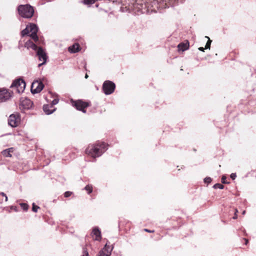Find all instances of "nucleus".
I'll return each mask as SVG.
<instances>
[{"mask_svg":"<svg viewBox=\"0 0 256 256\" xmlns=\"http://www.w3.org/2000/svg\"><path fill=\"white\" fill-rule=\"evenodd\" d=\"M21 208L24 211H26L28 208V205L26 203H20V204Z\"/></svg>","mask_w":256,"mask_h":256,"instance_id":"5701e85b","label":"nucleus"},{"mask_svg":"<svg viewBox=\"0 0 256 256\" xmlns=\"http://www.w3.org/2000/svg\"><path fill=\"white\" fill-rule=\"evenodd\" d=\"M144 232H150V233H154V230H148V229H147V228H144Z\"/></svg>","mask_w":256,"mask_h":256,"instance_id":"2f4dec72","label":"nucleus"},{"mask_svg":"<svg viewBox=\"0 0 256 256\" xmlns=\"http://www.w3.org/2000/svg\"><path fill=\"white\" fill-rule=\"evenodd\" d=\"M236 174H230V178L232 179V180H234L236 178Z\"/></svg>","mask_w":256,"mask_h":256,"instance_id":"f704fd0d","label":"nucleus"},{"mask_svg":"<svg viewBox=\"0 0 256 256\" xmlns=\"http://www.w3.org/2000/svg\"><path fill=\"white\" fill-rule=\"evenodd\" d=\"M72 194V192H70V191H67L64 193V196L65 198H68V197H70V196H71Z\"/></svg>","mask_w":256,"mask_h":256,"instance_id":"cd10ccee","label":"nucleus"},{"mask_svg":"<svg viewBox=\"0 0 256 256\" xmlns=\"http://www.w3.org/2000/svg\"><path fill=\"white\" fill-rule=\"evenodd\" d=\"M80 46L78 43H75L68 48V51L72 53H76L80 50Z\"/></svg>","mask_w":256,"mask_h":256,"instance_id":"a211bd4d","label":"nucleus"},{"mask_svg":"<svg viewBox=\"0 0 256 256\" xmlns=\"http://www.w3.org/2000/svg\"><path fill=\"white\" fill-rule=\"evenodd\" d=\"M12 92L6 88H0V103L6 102L12 97Z\"/></svg>","mask_w":256,"mask_h":256,"instance_id":"1a4fd4ad","label":"nucleus"},{"mask_svg":"<svg viewBox=\"0 0 256 256\" xmlns=\"http://www.w3.org/2000/svg\"><path fill=\"white\" fill-rule=\"evenodd\" d=\"M116 88V85L114 82L110 80H106L102 85V90L106 94H110L113 93Z\"/></svg>","mask_w":256,"mask_h":256,"instance_id":"20e7f679","label":"nucleus"},{"mask_svg":"<svg viewBox=\"0 0 256 256\" xmlns=\"http://www.w3.org/2000/svg\"><path fill=\"white\" fill-rule=\"evenodd\" d=\"M245 212H246V211H245V210L243 211V212H242V214H244Z\"/></svg>","mask_w":256,"mask_h":256,"instance_id":"a19ab883","label":"nucleus"},{"mask_svg":"<svg viewBox=\"0 0 256 256\" xmlns=\"http://www.w3.org/2000/svg\"><path fill=\"white\" fill-rule=\"evenodd\" d=\"M43 110L44 112L46 114H50L52 113L55 110V108H51L50 106V105H44L43 106Z\"/></svg>","mask_w":256,"mask_h":256,"instance_id":"aec40b11","label":"nucleus"},{"mask_svg":"<svg viewBox=\"0 0 256 256\" xmlns=\"http://www.w3.org/2000/svg\"><path fill=\"white\" fill-rule=\"evenodd\" d=\"M84 190L87 191L88 194H90L93 190V188L92 185L88 184L85 186Z\"/></svg>","mask_w":256,"mask_h":256,"instance_id":"4be33fe9","label":"nucleus"},{"mask_svg":"<svg viewBox=\"0 0 256 256\" xmlns=\"http://www.w3.org/2000/svg\"><path fill=\"white\" fill-rule=\"evenodd\" d=\"M88 77V74H86V75H85V78H87Z\"/></svg>","mask_w":256,"mask_h":256,"instance_id":"58836bf2","label":"nucleus"},{"mask_svg":"<svg viewBox=\"0 0 256 256\" xmlns=\"http://www.w3.org/2000/svg\"><path fill=\"white\" fill-rule=\"evenodd\" d=\"M21 46H22V45L20 44H19L18 48H20Z\"/></svg>","mask_w":256,"mask_h":256,"instance_id":"ea45409f","label":"nucleus"},{"mask_svg":"<svg viewBox=\"0 0 256 256\" xmlns=\"http://www.w3.org/2000/svg\"><path fill=\"white\" fill-rule=\"evenodd\" d=\"M82 256H89L88 252L86 248H83L82 255Z\"/></svg>","mask_w":256,"mask_h":256,"instance_id":"c756f323","label":"nucleus"},{"mask_svg":"<svg viewBox=\"0 0 256 256\" xmlns=\"http://www.w3.org/2000/svg\"><path fill=\"white\" fill-rule=\"evenodd\" d=\"M44 87V85L42 82L36 80L32 83L31 86V92L33 94H36L40 92Z\"/></svg>","mask_w":256,"mask_h":256,"instance_id":"9d476101","label":"nucleus"},{"mask_svg":"<svg viewBox=\"0 0 256 256\" xmlns=\"http://www.w3.org/2000/svg\"><path fill=\"white\" fill-rule=\"evenodd\" d=\"M206 38H208V40L205 46V49H210V44L212 42V40H210L208 37L206 36Z\"/></svg>","mask_w":256,"mask_h":256,"instance_id":"b1692460","label":"nucleus"},{"mask_svg":"<svg viewBox=\"0 0 256 256\" xmlns=\"http://www.w3.org/2000/svg\"><path fill=\"white\" fill-rule=\"evenodd\" d=\"M214 188H220V189H223L224 188V185L220 184H216L214 186Z\"/></svg>","mask_w":256,"mask_h":256,"instance_id":"a878e982","label":"nucleus"},{"mask_svg":"<svg viewBox=\"0 0 256 256\" xmlns=\"http://www.w3.org/2000/svg\"><path fill=\"white\" fill-rule=\"evenodd\" d=\"M91 236L95 240H100L102 238L101 232L98 228H94L91 233Z\"/></svg>","mask_w":256,"mask_h":256,"instance_id":"ddd939ff","label":"nucleus"},{"mask_svg":"<svg viewBox=\"0 0 256 256\" xmlns=\"http://www.w3.org/2000/svg\"><path fill=\"white\" fill-rule=\"evenodd\" d=\"M111 254V250L106 244L104 247L100 251L98 256H110Z\"/></svg>","mask_w":256,"mask_h":256,"instance_id":"2eb2a0df","label":"nucleus"},{"mask_svg":"<svg viewBox=\"0 0 256 256\" xmlns=\"http://www.w3.org/2000/svg\"><path fill=\"white\" fill-rule=\"evenodd\" d=\"M226 176H223L222 178V182L223 184H228V182L226 181Z\"/></svg>","mask_w":256,"mask_h":256,"instance_id":"7c9ffc66","label":"nucleus"},{"mask_svg":"<svg viewBox=\"0 0 256 256\" xmlns=\"http://www.w3.org/2000/svg\"><path fill=\"white\" fill-rule=\"evenodd\" d=\"M18 14L22 18H31L34 14V8L30 4L20 5L18 8Z\"/></svg>","mask_w":256,"mask_h":256,"instance_id":"f03ea898","label":"nucleus"},{"mask_svg":"<svg viewBox=\"0 0 256 256\" xmlns=\"http://www.w3.org/2000/svg\"><path fill=\"white\" fill-rule=\"evenodd\" d=\"M108 145L104 142H96L90 144L85 150L87 155L96 158L100 156L108 148Z\"/></svg>","mask_w":256,"mask_h":256,"instance_id":"f257e3e1","label":"nucleus"},{"mask_svg":"<svg viewBox=\"0 0 256 256\" xmlns=\"http://www.w3.org/2000/svg\"><path fill=\"white\" fill-rule=\"evenodd\" d=\"M35 51L36 52V55L38 57V60L42 62V63L39 64L38 65V66L40 67L46 63L48 56L44 50L40 46H39Z\"/></svg>","mask_w":256,"mask_h":256,"instance_id":"39448f33","label":"nucleus"},{"mask_svg":"<svg viewBox=\"0 0 256 256\" xmlns=\"http://www.w3.org/2000/svg\"><path fill=\"white\" fill-rule=\"evenodd\" d=\"M28 27H29V36L31 38L32 40H34L35 42L38 43L40 39L37 35L38 32V26L34 24H30L28 26Z\"/></svg>","mask_w":256,"mask_h":256,"instance_id":"6e6552de","label":"nucleus"},{"mask_svg":"<svg viewBox=\"0 0 256 256\" xmlns=\"http://www.w3.org/2000/svg\"><path fill=\"white\" fill-rule=\"evenodd\" d=\"M28 28H29V27H28V26H27L26 28L21 32V35L22 37H24V36H26V35H28V34H30Z\"/></svg>","mask_w":256,"mask_h":256,"instance_id":"412c9836","label":"nucleus"},{"mask_svg":"<svg viewBox=\"0 0 256 256\" xmlns=\"http://www.w3.org/2000/svg\"><path fill=\"white\" fill-rule=\"evenodd\" d=\"M32 105V102L28 98H24L20 101V106L24 109H29Z\"/></svg>","mask_w":256,"mask_h":256,"instance_id":"4468645a","label":"nucleus"},{"mask_svg":"<svg viewBox=\"0 0 256 256\" xmlns=\"http://www.w3.org/2000/svg\"><path fill=\"white\" fill-rule=\"evenodd\" d=\"M26 85V82L22 78H18L12 82L10 88H16V92L20 94L24 92Z\"/></svg>","mask_w":256,"mask_h":256,"instance_id":"7ed1b4c3","label":"nucleus"},{"mask_svg":"<svg viewBox=\"0 0 256 256\" xmlns=\"http://www.w3.org/2000/svg\"><path fill=\"white\" fill-rule=\"evenodd\" d=\"M131 223L124 219H122L119 222V227L121 229L127 232L130 229Z\"/></svg>","mask_w":256,"mask_h":256,"instance_id":"f8f14e48","label":"nucleus"},{"mask_svg":"<svg viewBox=\"0 0 256 256\" xmlns=\"http://www.w3.org/2000/svg\"><path fill=\"white\" fill-rule=\"evenodd\" d=\"M244 240L245 242V244H247L248 243V239H246V238H244Z\"/></svg>","mask_w":256,"mask_h":256,"instance_id":"4c0bfd02","label":"nucleus"},{"mask_svg":"<svg viewBox=\"0 0 256 256\" xmlns=\"http://www.w3.org/2000/svg\"><path fill=\"white\" fill-rule=\"evenodd\" d=\"M20 122V116L18 112L10 115L8 120V123L12 127L14 128L18 126Z\"/></svg>","mask_w":256,"mask_h":256,"instance_id":"0eeeda50","label":"nucleus"},{"mask_svg":"<svg viewBox=\"0 0 256 256\" xmlns=\"http://www.w3.org/2000/svg\"><path fill=\"white\" fill-rule=\"evenodd\" d=\"M238 212V210L237 209H235V213L234 216L233 217L234 219H236L237 218V213Z\"/></svg>","mask_w":256,"mask_h":256,"instance_id":"72a5a7b5","label":"nucleus"},{"mask_svg":"<svg viewBox=\"0 0 256 256\" xmlns=\"http://www.w3.org/2000/svg\"><path fill=\"white\" fill-rule=\"evenodd\" d=\"M14 151V148H10L2 151V154L5 157H12V153Z\"/></svg>","mask_w":256,"mask_h":256,"instance_id":"6ab92c4d","label":"nucleus"},{"mask_svg":"<svg viewBox=\"0 0 256 256\" xmlns=\"http://www.w3.org/2000/svg\"><path fill=\"white\" fill-rule=\"evenodd\" d=\"M40 208V207L36 206L34 204H32V210L34 212H37L38 209Z\"/></svg>","mask_w":256,"mask_h":256,"instance_id":"bb28decb","label":"nucleus"},{"mask_svg":"<svg viewBox=\"0 0 256 256\" xmlns=\"http://www.w3.org/2000/svg\"><path fill=\"white\" fill-rule=\"evenodd\" d=\"M212 180L210 177H206L204 179V182L206 184H210Z\"/></svg>","mask_w":256,"mask_h":256,"instance_id":"c85d7f7f","label":"nucleus"},{"mask_svg":"<svg viewBox=\"0 0 256 256\" xmlns=\"http://www.w3.org/2000/svg\"><path fill=\"white\" fill-rule=\"evenodd\" d=\"M189 42L188 40H186L184 42H180L178 46V48L179 50L182 52L188 49L189 48Z\"/></svg>","mask_w":256,"mask_h":256,"instance_id":"f3484780","label":"nucleus"},{"mask_svg":"<svg viewBox=\"0 0 256 256\" xmlns=\"http://www.w3.org/2000/svg\"><path fill=\"white\" fill-rule=\"evenodd\" d=\"M198 50H200V51H202V52H204V50L205 49V48H204L203 47H200L198 48Z\"/></svg>","mask_w":256,"mask_h":256,"instance_id":"e433bc0d","label":"nucleus"},{"mask_svg":"<svg viewBox=\"0 0 256 256\" xmlns=\"http://www.w3.org/2000/svg\"><path fill=\"white\" fill-rule=\"evenodd\" d=\"M42 43H43L42 39H39L38 43L35 42L34 40L32 41L30 40H28L25 42L24 46L28 50L32 48L34 50H36Z\"/></svg>","mask_w":256,"mask_h":256,"instance_id":"9b49d317","label":"nucleus"},{"mask_svg":"<svg viewBox=\"0 0 256 256\" xmlns=\"http://www.w3.org/2000/svg\"><path fill=\"white\" fill-rule=\"evenodd\" d=\"M72 104L73 106L78 110H80L84 113L86 112V109L90 105V102H84L82 100L72 101Z\"/></svg>","mask_w":256,"mask_h":256,"instance_id":"423d86ee","label":"nucleus"},{"mask_svg":"<svg viewBox=\"0 0 256 256\" xmlns=\"http://www.w3.org/2000/svg\"><path fill=\"white\" fill-rule=\"evenodd\" d=\"M59 101V100L57 98H54L51 104L50 105V106L51 108H54V106L57 104Z\"/></svg>","mask_w":256,"mask_h":256,"instance_id":"393cba45","label":"nucleus"},{"mask_svg":"<svg viewBox=\"0 0 256 256\" xmlns=\"http://www.w3.org/2000/svg\"><path fill=\"white\" fill-rule=\"evenodd\" d=\"M0 195H2V196H4L5 197V201L6 202L8 200V197L7 196H6V194L4 193V192H1L0 194Z\"/></svg>","mask_w":256,"mask_h":256,"instance_id":"473e14b6","label":"nucleus"},{"mask_svg":"<svg viewBox=\"0 0 256 256\" xmlns=\"http://www.w3.org/2000/svg\"><path fill=\"white\" fill-rule=\"evenodd\" d=\"M11 209L12 210H14L16 212H17L18 210V209H17V207L16 206H11Z\"/></svg>","mask_w":256,"mask_h":256,"instance_id":"c9c22d12","label":"nucleus"},{"mask_svg":"<svg viewBox=\"0 0 256 256\" xmlns=\"http://www.w3.org/2000/svg\"><path fill=\"white\" fill-rule=\"evenodd\" d=\"M179 0H162V5L164 8L172 6Z\"/></svg>","mask_w":256,"mask_h":256,"instance_id":"dca6fc26","label":"nucleus"}]
</instances>
